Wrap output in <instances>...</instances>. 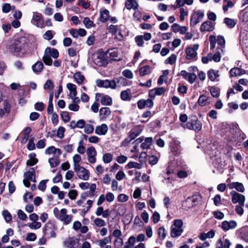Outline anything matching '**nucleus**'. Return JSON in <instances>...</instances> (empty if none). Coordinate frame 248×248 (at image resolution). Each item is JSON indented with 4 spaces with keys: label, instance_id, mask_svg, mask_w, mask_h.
Here are the masks:
<instances>
[{
    "label": "nucleus",
    "instance_id": "f257e3e1",
    "mask_svg": "<svg viewBox=\"0 0 248 248\" xmlns=\"http://www.w3.org/2000/svg\"><path fill=\"white\" fill-rule=\"evenodd\" d=\"M28 45L25 38L15 40L9 46V51L14 55L22 57L26 53Z\"/></svg>",
    "mask_w": 248,
    "mask_h": 248
},
{
    "label": "nucleus",
    "instance_id": "f03ea898",
    "mask_svg": "<svg viewBox=\"0 0 248 248\" xmlns=\"http://www.w3.org/2000/svg\"><path fill=\"white\" fill-rule=\"evenodd\" d=\"M182 126L184 128L199 132L202 129V123L197 116L191 115L188 117V121L186 123L182 124Z\"/></svg>",
    "mask_w": 248,
    "mask_h": 248
},
{
    "label": "nucleus",
    "instance_id": "7ed1b4c3",
    "mask_svg": "<svg viewBox=\"0 0 248 248\" xmlns=\"http://www.w3.org/2000/svg\"><path fill=\"white\" fill-rule=\"evenodd\" d=\"M108 58L107 53L101 50L93 53L92 56L94 63L98 66L106 65L108 63Z\"/></svg>",
    "mask_w": 248,
    "mask_h": 248
},
{
    "label": "nucleus",
    "instance_id": "20e7f679",
    "mask_svg": "<svg viewBox=\"0 0 248 248\" xmlns=\"http://www.w3.org/2000/svg\"><path fill=\"white\" fill-rule=\"evenodd\" d=\"M53 213L55 217L59 220L63 221L64 224H69L72 219V215H67V209L62 208L60 211L57 207L53 209Z\"/></svg>",
    "mask_w": 248,
    "mask_h": 248
},
{
    "label": "nucleus",
    "instance_id": "39448f33",
    "mask_svg": "<svg viewBox=\"0 0 248 248\" xmlns=\"http://www.w3.org/2000/svg\"><path fill=\"white\" fill-rule=\"evenodd\" d=\"M183 222L180 219H175L173 221V224L170 227V236L173 237H177L180 236L183 232L182 227L183 226Z\"/></svg>",
    "mask_w": 248,
    "mask_h": 248
},
{
    "label": "nucleus",
    "instance_id": "423d86ee",
    "mask_svg": "<svg viewBox=\"0 0 248 248\" xmlns=\"http://www.w3.org/2000/svg\"><path fill=\"white\" fill-rule=\"evenodd\" d=\"M57 228L54 223L49 221L44 226L43 228V232L44 235H49L50 236L48 237H56V233L55 231L57 230Z\"/></svg>",
    "mask_w": 248,
    "mask_h": 248
},
{
    "label": "nucleus",
    "instance_id": "0eeeda50",
    "mask_svg": "<svg viewBox=\"0 0 248 248\" xmlns=\"http://www.w3.org/2000/svg\"><path fill=\"white\" fill-rule=\"evenodd\" d=\"M74 170L79 179L83 180H89L90 175L89 170L80 166L78 163H74Z\"/></svg>",
    "mask_w": 248,
    "mask_h": 248
},
{
    "label": "nucleus",
    "instance_id": "6e6552de",
    "mask_svg": "<svg viewBox=\"0 0 248 248\" xmlns=\"http://www.w3.org/2000/svg\"><path fill=\"white\" fill-rule=\"evenodd\" d=\"M96 86L100 88H110L115 89L116 88V82L115 80H102L98 79L95 81Z\"/></svg>",
    "mask_w": 248,
    "mask_h": 248
},
{
    "label": "nucleus",
    "instance_id": "1a4fd4ad",
    "mask_svg": "<svg viewBox=\"0 0 248 248\" xmlns=\"http://www.w3.org/2000/svg\"><path fill=\"white\" fill-rule=\"evenodd\" d=\"M204 16V12L202 10L194 11L191 15L190 24L191 26H194L199 23Z\"/></svg>",
    "mask_w": 248,
    "mask_h": 248
},
{
    "label": "nucleus",
    "instance_id": "9d476101",
    "mask_svg": "<svg viewBox=\"0 0 248 248\" xmlns=\"http://www.w3.org/2000/svg\"><path fill=\"white\" fill-rule=\"evenodd\" d=\"M199 48V45L198 44H195L193 47H188L186 48V60H196L197 59V53L196 50Z\"/></svg>",
    "mask_w": 248,
    "mask_h": 248
},
{
    "label": "nucleus",
    "instance_id": "9b49d317",
    "mask_svg": "<svg viewBox=\"0 0 248 248\" xmlns=\"http://www.w3.org/2000/svg\"><path fill=\"white\" fill-rule=\"evenodd\" d=\"M230 194L232 196V201L233 203L235 204L238 202L241 206L244 205L245 201L244 195L240 194L234 190L232 191Z\"/></svg>",
    "mask_w": 248,
    "mask_h": 248
},
{
    "label": "nucleus",
    "instance_id": "f8f14e48",
    "mask_svg": "<svg viewBox=\"0 0 248 248\" xmlns=\"http://www.w3.org/2000/svg\"><path fill=\"white\" fill-rule=\"evenodd\" d=\"M96 101H100L102 105L110 106L112 104V98L108 95L96 93L95 96Z\"/></svg>",
    "mask_w": 248,
    "mask_h": 248
},
{
    "label": "nucleus",
    "instance_id": "ddd939ff",
    "mask_svg": "<svg viewBox=\"0 0 248 248\" xmlns=\"http://www.w3.org/2000/svg\"><path fill=\"white\" fill-rule=\"evenodd\" d=\"M31 23L38 28H43L44 25V20L41 14L37 12H33L31 19Z\"/></svg>",
    "mask_w": 248,
    "mask_h": 248
},
{
    "label": "nucleus",
    "instance_id": "4468645a",
    "mask_svg": "<svg viewBox=\"0 0 248 248\" xmlns=\"http://www.w3.org/2000/svg\"><path fill=\"white\" fill-rule=\"evenodd\" d=\"M142 130V128L141 126L139 125H136L131 129L128 133V135L131 137V139L134 140L137 137L140 135Z\"/></svg>",
    "mask_w": 248,
    "mask_h": 248
},
{
    "label": "nucleus",
    "instance_id": "2eb2a0df",
    "mask_svg": "<svg viewBox=\"0 0 248 248\" xmlns=\"http://www.w3.org/2000/svg\"><path fill=\"white\" fill-rule=\"evenodd\" d=\"M164 87L155 88L149 91V95L151 98H155L156 95H161L165 92Z\"/></svg>",
    "mask_w": 248,
    "mask_h": 248
},
{
    "label": "nucleus",
    "instance_id": "dca6fc26",
    "mask_svg": "<svg viewBox=\"0 0 248 248\" xmlns=\"http://www.w3.org/2000/svg\"><path fill=\"white\" fill-rule=\"evenodd\" d=\"M214 29L213 24L209 21H205L201 26L200 31L202 32L211 31Z\"/></svg>",
    "mask_w": 248,
    "mask_h": 248
},
{
    "label": "nucleus",
    "instance_id": "f3484780",
    "mask_svg": "<svg viewBox=\"0 0 248 248\" xmlns=\"http://www.w3.org/2000/svg\"><path fill=\"white\" fill-rule=\"evenodd\" d=\"M108 131V125L105 124H103L101 125L96 127L95 133L99 135H104L107 133Z\"/></svg>",
    "mask_w": 248,
    "mask_h": 248
},
{
    "label": "nucleus",
    "instance_id": "a211bd4d",
    "mask_svg": "<svg viewBox=\"0 0 248 248\" xmlns=\"http://www.w3.org/2000/svg\"><path fill=\"white\" fill-rule=\"evenodd\" d=\"M107 53V56L108 54L110 58L113 61H119L120 59L118 57L119 53L118 50L116 48H113L108 49L106 52Z\"/></svg>",
    "mask_w": 248,
    "mask_h": 248
},
{
    "label": "nucleus",
    "instance_id": "6ab92c4d",
    "mask_svg": "<svg viewBox=\"0 0 248 248\" xmlns=\"http://www.w3.org/2000/svg\"><path fill=\"white\" fill-rule=\"evenodd\" d=\"M45 52L48 54V56L50 57H52L54 59H57L59 56V53L58 50L50 47H46Z\"/></svg>",
    "mask_w": 248,
    "mask_h": 248
},
{
    "label": "nucleus",
    "instance_id": "aec40b11",
    "mask_svg": "<svg viewBox=\"0 0 248 248\" xmlns=\"http://www.w3.org/2000/svg\"><path fill=\"white\" fill-rule=\"evenodd\" d=\"M36 155L35 153H31L29 155L30 159L27 160L26 162V165L27 166H33L38 163V159L36 158Z\"/></svg>",
    "mask_w": 248,
    "mask_h": 248
},
{
    "label": "nucleus",
    "instance_id": "412c9836",
    "mask_svg": "<svg viewBox=\"0 0 248 248\" xmlns=\"http://www.w3.org/2000/svg\"><path fill=\"white\" fill-rule=\"evenodd\" d=\"M245 70L238 67H233L230 71L231 77L239 76L245 73Z\"/></svg>",
    "mask_w": 248,
    "mask_h": 248
},
{
    "label": "nucleus",
    "instance_id": "4be33fe9",
    "mask_svg": "<svg viewBox=\"0 0 248 248\" xmlns=\"http://www.w3.org/2000/svg\"><path fill=\"white\" fill-rule=\"evenodd\" d=\"M44 68V64L41 61H38L32 66V69L35 74H40Z\"/></svg>",
    "mask_w": 248,
    "mask_h": 248
},
{
    "label": "nucleus",
    "instance_id": "5701e85b",
    "mask_svg": "<svg viewBox=\"0 0 248 248\" xmlns=\"http://www.w3.org/2000/svg\"><path fill=\"white\" fill-rule=\"evenodd\" d=\"M66 87L69 91V97L76 96L77 95L76 86L74 84L68 83L67 84Z\"/></svg>",
    "mask_w": 248,
    "mask_h": 248
},
{
    "label": "nucleus",
    "instance_id": "b1692460",
    "mask_svg": "<svg viewBox=\"0 0 248 248\" xmlns=\"http://www.w3.org/2000/svg\"><path fill=\"white\" fill-rule=\"evenodd\" d=\"M125 6L127 9H133L136 10L138 9V4L136 0H126Z\"/></svg>",
    "mask_w": 248,
    "mask_h": 248
},
{
    "label": "nucleus",
    "instance_id": "393cba45",
    "mask_svg": "<svg viewBox=\"0 0 248 248\" xmlns=\"http://www.w3.org/2000/svg\"><path fill=\"white\" fill-rule=\"evenodd\" d=\"M86 124L85 121L84 120L81 119L75 123V121H71L70 123V126L71 128L74 129L76 127H78L79 128H83Z\"/></svg>",
    "mask_w": 248,
    "mask_h": 248
},
{
    "label": "nucleus",
    "instance_id": "a878e982",
    "mask_svg": "<svg viewBox=\"0 0 248 248\" xmlns=\"http://www.w3.org/2000/svg\"><path fill=\"white\" fill-rule=\"evenodd\" d=\"M109 18V12L107 10L105 9L100 12V20L102 22H107Z\"/></svg>",
    "mask_w": 248,
    "mask_h": 248
},
{
    "label": "nucleus",
    "instance_id": "bb28decb",
    "mask_svg": "<svg viewBox=\"0 0 248 248\" xmlns=\"http://www.w3.org/2000/svg\"><path fill=\"white\" fill-rule=\"evenodd\" d=\"M31 131V128L30 127H26L23 130V137L22 138L21 142L22 143H25L29 140V134Z\"/></svg>",
    "mask_w": 248,
    "mask_h": 248
},
{
    "label": "nucleus",
    "instance_id": "cd10ccee",
    "mask_svg": "<svg viewBox=\"0 0 248 248\" xmlns=\"http://www.w3.org/2000/svg\"><path fill=\"white\" fill-rule=\"evenodd\" d=\"M24 177L29 180H32V177H35V171L34 168H30L28 171L24 172Z\"/></svg>",
    "mask_w": 248,
    "mask_h": 248
},
{
    "label": "nucleus",
    "instance_id": "c85d7f7f",
    "mask_svg": "<svg viewBox=\"0 0 248 248\" xmlns=\"http://www.w3.org/2000/svg\"><path fill=\"white\" fill-rule=\"evenodd\" d=\"M140 75L141 77L149 74L151 72V68L148 65L141 67L139 68Z\"/></svg>",
    "mask_w": 248,
    "mask_h": 248
},
{
    "label": "nucleus",
    "instance_id": "c756f323",
    "mask_svg": "<svg viewBox=\"0 0 248 248\" xmlns=\"http://www.w3.org/2000/svg\"><path fill=\"white\" fill-rule=\"evenodd\" d=\"M69 97L72 99V103L69 105L68 108H79L78 104L80 102L79 98L76 96Z\"/></svg>",
    "mask_w": 248,
    "mask_h": 248
},
{
    "label": "nucleus",
    "instance_id": "7c9ffc66",
    "mask_svg": "<svg viewBox=\"0 0 248 248\" xmlns=\"http://www.w3.org/2000/svg\"><path fill=\"white\" fill-rule=\"evenodd\" d=\"M94 113H97L99 111L100 115L101 116V119L106 118L110 114V109H92Z\"/></svg>",
    "mask_w": 248,
    "mask_h": 248
},
{
    "label": "nucleus",
    "instance_id": "2f4dec72",
    "mask_svg": "<svg viewBox=\"0 0 248 248\" xmlns=\"http://www.w3.org/2000/svg\"><path fill=\"white\" fill-rule=\"evenodd\" d=\"M208 78L211 81H215L219 77L218 71L213 69H210L207 73Z\"/></svg>",
    "mask_w": 248,
    "mask_h": 248
},
{
    "label": "nucleus",
    "instance_id": "473e14b6",
    "mask_svg": "<svg viewBox=\"0 0 248 248\" xmlns=\"http://www.w3.org/2000/svg\"><path fill=\"white\" fill-rule=\"evenodd\" d=\"M142 164L133 161L129 162L125 167V169L136 168L140 169L142 168Z\"/></svg>",
    "mask_w": 248,
    "mask_h": 248
},
{
    "label": "nucleus",
    "instance_id": "72a5a7b5",
    "mask_svg": "<svg viewBox=\"0 0 248 248\" xmlns=\"http://www.w3.org/2000/svg\"><path fill=\"white\" fill-rule=\"evenodd\" d=\"M224 23L229 28H233L236 24V21L233 19L226 17L224 19Z\"/></svg>",
    "mask_w": 248,
    "mask_h": 248
},
{
    "label": "nucleus",
    "instance_id": "f704fd0d",
    "mask_svg": "<svg viewBox=\"0 0 248 248\" xmlns=\"http://www.w3.org/2000/svg\"><path fill=\"white\" fill-rule=\"evenodd\" d=\"M170 151L172 152L173 155L174 156H179L181 153V150L180 149V147L175 144H173V145H171L170 146Z\"/></svg>",
    "mask_w": 248,
    "mask_h": 248
},
{
    "label": "nucleus",
    "instance_id": "c9c22d12",
    "mask_svg": "<svg viewBox=\"0 0 248 248\" xmlns=\"http://www.w3.org/2000/svg\"><path fill=\"white\" fill-rule=\"evenodd\" d=\"M130 90L128 89L127 90L123 91L121 93V98L124 101H128L130 100L131 97L130 96Z\"/></svg>",
    "mask_w": 248,
    "mask_h": 248
},
{
    "label": "nucleus",
    "instance_id": "e433bc0d",
    "mask_svg": "<svg viewBox=\"0 0 248 248\" xmlns=\"http://www.w3.org/2000/svg\"><path fill=\"white\" fill-rule=\"evenodd\" d=\"M74 78L78 84H81L84 79V77L81 75L80 72L76 73L74 75Z\"/></svg>",
    "mask_w": 248,
    "mask_h": 248
},
{
    "label": "nucleus",
    "instance_id": "4c0bfd02",
    "mask_svg": "<svg viewBox=\"0 0 248 248\" xmlns=\"http://www.w3.org/2000/svg\"><path fill=\"white\" fill-rule=\"evenodd\" d=\"M208 103V98L206 95H202L200 96L198 99V103L201 106H205Z\"/></svg>",
    "mask_w": 248,
    "mask_h": 248
},
{
    "label": "nucleus",
    "instance_id": "58836bf2",
    "mask_svg": "<svg viewBox=\"0 0 248 248\" xmlns=\"http://www.w3.org/2000/svg\"><path fill=\"white\" fill-rule=\"evenodd\" d=\"M157 234L159 238L163 240L166 236L167 232L163 227H160L157 230Z\"/></svg>",
    "mask_w": 248,
    "mask_h": 248
},
{
    "label": "nucleus",
    "instance_id": "ea45409f",
    "mask_svg": "<svg viewBox=\"0 0 248 248\" xmlns=\"http://www.w3.org/2000/svg\"><path fill=\"white\" fill-rule=\"evenodd\" d=\"M42 60L46 65L50 66L52 64V59L45 52H44Z\"/></svg>",
    "mask_w": 248,
    "mask_h": 248
},
{
    "label": "nucleus",
    "instance_id": "a19ab883",
    "mask_svg": "<svg viewBox=\"0 0 248 248\" xmlns=\"http://www.w3.org/2000/svg\"><path fill=\"white\" fill-rule=\"evenodd\" d=\"M48 162L51 168L56 167L60 164L59 156L56 158H50Z\"/></svg>",
    "mask_w": 248,
    "mask_h": 248
},
{
    "label": "nucleus",
    "instance_id": "79ce46f5",
    "mask_svg": "<svg viewBox=\"0 0 248 248\" xmlns=\"http://www.w3.org/2000/svg\"><path fill=\"white\" fill-rule=\"evenodd\" d=\"M44 88L45 90L52 91L54 88V84L50 79H47L44 85Z\"/></svg>",
    "mask_w": 248,
    "mask_h": 248
},
{
    "label": "nucleus",
    "instance_id": "37998d69",
    "mask_svg": "<svg viewBox=\"0 0 248 248\" xmlns=\"http://www.w3.org/2000/svg\"><path fill=\"white\" fill-rule=\"evenodd\" d=\"M83 22L85 27L88 29H90L94 26L93 21L90 20L89 17H85Z\"/></svg>",
    "mask_w": 248,
    "mask_h": 248
},
{
    "label": "nucleus",
    "instance_id": "c03bdc74",
    "mask_svg": "<svg viewBox=\"0 0 248 248\" xmlns=\"http://www.w3.org/2000/svg\"><path fill=\"white\" fill-rule=\"evenodd\" d=\"M113 156L110 153H106L103 156V161L105 163H109L112 160Z\"/></svg>",
    "mask_w": 248,
    "mask_h": 248
},
{
    "label": "nucleus",
    "instance_id": "a18cd8bd",
    "mask_svg": "<svg viewBox=\"0 0 248 248\" xmlns=\"http://www.w3.org/2000/svg\"><path fill=\"white\" fill-rule=\"evenodd\" d=\"M2 215L6 222H9L12 220V215L7 210H4L2 211Z\"/></svg>",
    "mask_w": 248,
    "mask_h": 248
},
{
    "label": "nucleus",
    "instance_id": "49530a36",
    "mask_svg": "<svg viewBox=\"0 0 248 248\" xmlns=\"http://www.w3.org/2000/svg\"><path fill=\"white\" fill-rule=\"evenodd\" d=\"M176 58L177 56L175 54H171L170 57L165 60V63L166 64L169 63L172 65L175 62Z\"/></svg>",
    "mask_w": 248,
    "mask_h": 248
},
{
    "label": "nucleus",
    "instance_id": "de8ad7c7",
    "mask_svg": "<svg viewBox=\"0 0 248 248\" xmlns=\"http://www.w3.org/2000/svg\"><path fill=\"white\" fill-rule=\"evenodd\" d=\"M48 181V179L43 180L41 181L38 185V188L39 190L44 191L46 190V184Z\"/></svg>",
    "mask_w": 248,
    "mask_h": 248
},
{
    "label": "nucleus",
    "instance_id": "09e8293b",
    "mask_svg": "<svg viewBox=\"0 0 248 248\" xmlns=\"http://www.w3.org/2000/svg\"><path fill=\"white\" fill-rule=\"evenodd\" d=\"M111 240V237L110 235L108 236V237H106L104 238L103 240H100L99 245L101 248H103L108 243H110Z\"/></svg>",
    "mask_w": 248,
    "mask_h": 248
},
{
    "label": "nucleus",
    "instance_id": "8fccbe9b",
    "mask_svg": "<svg viewBox=\"0 0 248 248\" xmlns=\"http://www.w3.org/2000/svg\"><path fill=\"white\" fill-rule=\"evenodd\" d=\"M65 131V129L64 127L62 126L59 127L57 130L56 136L60 139H62L64 137V133Z\"/></svg>",
    "mask_w": 248,
    "mask_h": 248
},
{
    "label": "nucleus",
    "instance_id": "3c124183",
    "mask_svg": "<svg viewBox=\"0 0 248 248\" xmlns=\"http://www.w3.org/2000/svg\"><path fill=\"white\" fill-rule=\"evenodd\" d=\"M84 127V132L88 134L92 133L94 130L93 125L91 124H87L86 125L85 124Z\"/></svg>",
    "mask_w": 248,
    "mask_h": 248
},
{
    "label": "nucleus",
    "instance_id": "603ef678",
    "mask_svg": "<svg viewBox=\"0 0 248 248\" xmlns=\"http://www.w3.org/2000/svg\"><path fill=\"white\" fill-rule=\"evenodd\" d=\"M79 241V239L76 238L75 239L74 237H71L70 238V240L67 242V247H75V245L76 243H78Z\"/></svg>",
    "mask_w": 248,
    "mask_h": 248
},
{
    "label": "nucleus",
    "instance_id": "864d4df0",
    "mask_svg": "<svg viewBox=\"0 0 248 248\" xmlns=\"http://www.w3.org/2000/svg\"><path fill=\"white\" fill-rule=\"evenodd\" d=\"M211 95L213 97H217L219 94V90L215 87H211L210 89Z\"/></svg>",
    "mask_w": 248,
    "mask_h": 248
},
{
    "label": "nucleus",
    "instance_id": "5fc2aeb1",
    "mask_svg": "<svg viewBox=\"0 0 248 248\" xmlns=\"http://www.w3.org/2000/svg\"><path fill=\"white\" fill-rule=\"evenodd\" d=\"M94 223L97 226L102 227L106 225V222L101 218H96L94 221Z\"/></svg>",
    "mask_w": 248,
    "mask_h": 248
},
{
    "label": "nucleus",
    "instance_id": "6e6d98bb",
    "mask_svg": "<svg viewBox=\"0 0 248 248\" xmlns=\"http://www.w3.org/2000/svg\"><path fill=\"white\" fill-rule=\"evenodd\" d=\"M27 149L30 151L33 150L35 149V145L34 143V138H31L29 140L27 145Z\"/></svg>",
    "mask_w": 248,
    "mask_h": 248
},
{
    "label": "nucleus",
    "instance_id": "4d7b16f0",
    "mask_svg": "<svg viewBox=\"0 0 248 248\" xmlns=\"http://www.w3.org/2000/svg\"><path fill=\"white\" fill-rule=\"evenodd\" d=\"M160 218V215L156 211H155L153 213V216L151 217V218L152 219V221L153 222V223L154 224L157 223L159 221Z\"/></svg>",
    "mask_w": 248,
    "mask_h": 248
},
{
    "label": "nucleus",
    "instance_id": "13d9d810",
    "mask_svg": "<svg viewBox=\"0 0 248 248\" xmlns=\"http://www.w3.org/2000/svg\"><path fill=\"white\" fill-rule=\"evenodd\" d=\"M135 42L139 46H142L144 44L142 35L137 36L135 38Z\"/></svg>",
    "mask_w": 248,
    "mask_h": 248
},
{
    "label": "nucleus",
    "instance_id": "bf43d9fd",
    "mask_svg": "<svg viewBox=\"0 0 248 248\" xmlns=\"http://www.w3.org/2000/svg\"><path fill=\"white\" fill-rule=\"evenodd\" d=\"M229 221H224L222 222L221 228L223 231L226 232L230 229H231V227L230 224H229Z\"/></svg>",
    "mask_w": 248,
    "mask_h": 248
},
{
    "label": "nucleus",
    "instance_id": "052dcab7",
    "mask_svg": "<svg viewBox=\"0 0 248 248\" xmlns=\"http://www.w3.org/2000/svg\"><path fill=\"white\" fill-rule=\"evenodd\" d=\"M158 161V158L155 155H152L149 157V164L151 165H154L156 164Z\"/></svg>",
    "mask_w": 248,
    "mask_h": 248
},
{
    "label": "nucleus",
    "instance_id": "680f3d73",
    "mask_svg": "<svg viewBox=\"0 0 248 248\" xmlns=\"http://www.w3.org/2000/svg\"><path fill=\"white\" fill-rule=\"evenodd\" d=\"M78 195V191L75 189L70 190L68 193V196L71 200L76 199Z\"/></svg>",
    "mask_w": 248,
    "mask_h": 248
},
{
    "label": "nucleus",
    "instance_id": "e2e57ef3",
    "mask_svg": "<svg viewBox=\"0 0 248 248\" xmlns=\"http://www.w3.org/2000/svg\"><path fill=\"white\" fill-rule=\"evenodd\" d=\"M117 199L119 202H124L128 201V196L124 194H120L118 195Z\"/></svg>",
    "mask_w": 248,
    "mask_h": 248
},
{
    "label": "nucleus",
    "instance_id": "0e129e2a",
    "mask_svg": "<svg viewBox=\"0 0 248 248\" xmlns=\"http://www.w3.org/2000/svg\"><path fill=\"white\" fill-rule=\"evenodd\" d=\"M214 217L215 218L218 219H222L224 217V214L219 211H216L213 212Z\"/></svg>",
    "mask_w": 248,
    "mask_h": 248
},
{
    "label": "nucleus",
    "instance_id": "69168bd1",
    "mask_svg": "<svg viewBox=\"0 0 248 248\" xmlns=\"http://www.w3.org/2000/svg\"><path fill=\"white\" fill-rule=\"evenodd\" d=\"M62 176L61 173V171L58 172L57 175L54 177L52 179V182L53 183H58L59 182H62Z\"/></svg>",
    "mask_w": 248,
    "mask_h": 248
},
{
    "label": "nucleus",
    "instance_id": "338daca9",
    "mask_svg": "<svg viewBox=\"0 0 248 248\" xmlns=\"http://www.w3.org/2000/svg\"><path fill=\"white\" fill-rule=\"evenodd\" d=\"M214 204L218 206L221 204V196L219 194H217L213 199Z\"/></svg>",
    "mask_w": 248,
    "mask_h": 248
},
{
    "label": "nucleus",
    "instance_id": "774afa93",
    "mask_svg": "<svg viewBox=\"0 0 248 248\" xmlns=\"http://www.w3.org/2000/svg\"><path fill=\"white\" fill-rule=\"evenodd\" d=\"M115 248H119L123 245V240L122 238H118L114 242Z\"/></svg>",
    "mask_w": 248,
    "mask_h": 248
}]
</instances>
